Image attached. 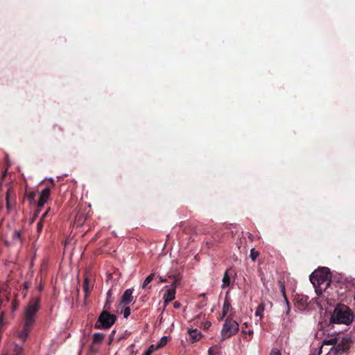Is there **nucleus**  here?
Returning a JSON list of instances; mask_svg holds the SVG:
<instances>
[{
    "label": "nucleus",
    "mask_w": 355,
    "mask_h": 355,
    "mask_svg": "<svg viewBox=\"0 0 355 355\" xmlns=\"http://www.w3.org/2000/svg\"><path fill=\"white\" fill-rule=\"evenodd\" d=\"M278 285L280 288L281 293L282 294L284 301L287 305V313L290 311V307H289V302L288 300L286 295V287H285V282L284 279H279L278 280Z\"/></svg>",
    "instance_id": "13"
},
{
    "label": "nucleus",
    "mask_w": 355,
    "mask_h": 355,
    "mask_svg": "<svg viewBox=\"0 0 355 355\" xmlns=\"http://www.w3.org/2000/svg\"><path fill=\"white\" fill-rule=\"evenodd\" d=\"M188 334L190 341L193 343L198 341L202 336L200 331L197 329H189L188 331Z\"/></svg>",
    "instance_id": "11"
},
{
    "label": "nucleus",
    "mask_w": 355,
    "mask_h": 355,
    "mask_svg": "<svg viewBox=\"0 0 355 355\" xmlns=\"http://www.w3.org/2000/svg\"><path fill=\"white\" fill-rule=\"evenodd\" d=\"M224 318H225V317H223V315H222L220 316V319H219V320H222Z\"/></svg>",
    "instance_id": "37"
},
{
    "label": "nucleus",
    "mask_w": 355,
    "mask_h": 355,
    "mask_svg": "<svg viewBox=\"0 0 355 355\" xmlns=\"http://www.w3.org/2000/svg\"><path fill=\"white\" fill-rule=\"evenodd\" d=\"M156 348L154 347L153 345L150 346V347L145 352V353L143 355H151L153 352L155 351Z\"/></svg>",
    "instance_id": "24"
},
{
    "label": "nucleus",
    "mask_w": 355,
    "mask_h": 355,
    "mask_svg": "<svg viewBox=\"0 0 355 355\" xmlns=\"http://www.w3.org/2000/svg\"><path fill=\"white\" fill-rule=\"evenodd\" d=\"M229 270H227L223 275V277L222 279V285H221L222 288H225L228 287L231 284V279H230V275L229 274Z\"/></svg>",
    "instance_id": "15"
},
{
    "label": "nucleus",
    "mask_w": 355,
    "mask_h": 355,
    "mask_svg": "<svg viewBox=\"0 0 355 355\" xmlns=\"http://www.w3.org/2000/svg\"><path fill=\"white\" fill-rule=\"evenodd\" d=\"M239 326L237 322L232 318L227 317L225 320L220 331L221 341L236 335L239 330Z\"/></svg>",
    "instance_id": "3"
},
{
    "label": "nucleus",
    "mask_w": 355,
    "mask_h": 355,
    "mask_svg": "<svg viewBox=\"0 0 355 355\" xmlns=\"http://www.w3.org/2000/svg\"><path fill=\"white\" fill-rule=\"evenodd\" d=\"M92 288H93V286L90 284V280H89V277L85 276L84 277V282H83V291L85 293V302L87 300V298L89 297Z\"/></svg>",
    "instance_id": "10"
},
{
    "label": "nucleus",
    "mask_w": 355,
    "mask_h": 355,
    "mask_svg": "<svg viewBox=\"0 0 355 355\" xmlns=\"http://www.w3.org/2000/svg\"><path fill=\"white\" fill-rule=\"evenodd\" d=\"M9 193L10 191L8 190L6 193V208L8 210H10L12 207L9 199Z\"/></svg>",
    "instance_id": "25"
},
{
    "label": "nucleus",
    "mask_w": 355,
    "mask_h": 355,
    "mask_svg": "<svg viewBox=\"0 0 355 355\" xmlns=\"http://www.w3.org/2000/svg\"><path fill=\"white\" fill-rule=\"evenodd\" d=\"M264 309H265V304L263 303H261L260 304H259V306H257L256 311H255V315L259 316L260 318H263V312L264 311Z\"/></svg>",
    "instance_id": "18"
},
{
    "label": "nucleus",
    "mask_w": 355,
    "mask_h": 355,
    "mask_svg": "<svg viewBox=\"0 0 355 355\" xmlns=\"http://www.w3.org/2000/svg\"><path fill=\"white\" fill-rule=\"evenodd\" d=\"M179 279H180L179 277H178V276H177V277H176V281H177V280H179Z\"/></svg>",
    "instance_id": "39"
},
{
    "label": "nucleus",
    "mask_w": 355,
    "mask_h": 355,
    "mask_svg": "<svg viewBox=\"0 0 355 355\" xmlns=\"http://www.w3.org/2000/svg\"><path fill=\"white\" fill-rule=\"evenodd\" d=\"M173 307H174L175 309H180V308L181 307V303H180V302H177V301H176V302H175L173 303Z\"/></svg>",
    "instance_id": "30"
},
{
    "label": "nucleus",
    "mask_w": 355,
    "mask_h": 355,
    "mask_svg": "<svg viewBox=\"0 0 355 355\" xmlns=\"http://www.w3.org/2000/svg\"><path fill=\"white\" fill-rule=\"evenodd\" d=\"M206 304H207V300H203L202 302H200L199 306H200V308H202L205 306H206Z\"/></svg>",
    "instance_id": "31"
},
{
    "label": "nucleus",
    "mask_w": 355,
    "mask_h": 355,
    "mask_svg": "<svg viewBox=\"0 0 355 355\" xmlns=\"http://www.w3.org/2000/svg\"><path fill=\"white\" fill-rule=\"evenodd\" d=\"M243 325H244V327H248V324H247V323H246V322H245V323L243 324Z\"/></svg>",
    "instance_id": "38"
},
{
    "label": "nucleus",
    "mask_w": 355,
    "mask_h": 355,
    "mask_svg": "<svg viewBox=\"0 0 355 355\" xmlns=\"http://www.w3.org/2000/svg\"><path fill=\"white\" fill-rule=\"evenodd\" d=\"M210 326H211V323H210V322H207V323H206V324H205V327L206 328H208V327H209Z\"/></svg>",
    "instance_id": "34"
},
{
    "label": "nucleus",
    "mask_w": 355,
    "mask_h": 355,
    "mask_svg": "<svg viewBox=\"0 0 355 355\" xmlns=\"http://www.w3.org/2000/svg\"><path fill=\"white\" fill-rule=\"evenodd\" d=\"M242 333H243V334H246L247 332H246L245 331H243H243H242Z\"/></svg>",
    "instance_id": "40"
},
{
    "label": "nucleus",
    "mask_w": 355,
    "mask_h": 355,
    "mask_svg": "<svg viewBox=\"0 0 355 355\" xmlns=\"http://www.w3.org/2000/svg\"><path fill=\"white\" fill-rule=\"evenodd\" d=\"M105 336L102 333H95L93 335L92 343L89 347V351L92 353H96L98 351V345L101 344L104 340Z\"/></svg>",
    "instance_id": "7"
},
{
    "label": "nucleus",
    "mask_w": 355,
    "mask_h": 355,
    "mask_svg": "<svg viewBox=\"0 0 355 355\" xmlns=\"http://www.w3.org/2000/svg\"><path fill=\"white\" fill-rule=\"evenodd\" d=\"M200 297H202L203 298H205V294H204V293H203V294H201V295H200Z\"/></svg>",
    "instance_id": "36"
},
{
    "label": "nucleus",
    "mask_w": 355,
    "mask_h": 355,
    "mask_svg": "<svg viewBox=\"0 0 355 355\" xmlns=\"http://www.w3.org/2000/svg\"><path fill=\"white\" fill-rule=\"evenodd\" d=\"M123 317L125 318H128V316L130 315V307L127 306L125 308V309L123 310Z\"/></svg>",
    "instance_id": "26"
},
{
    "label": "nucleus",
    "mask_w": 355,
    "mask_h": 355,
    "mask_svg": "<svg viewBox=\"0 0 355 355\" xmlns=\"http://www.w3.org/2000/svg\"><path fill=\"white\" fill-rule=\"evenodd\" d=\"M47 211H46L43 215L42 216L40 220L37 223V232L38 233H40L43 230V222L42 219L46 216Z\"/></svg>",
    "instance_id": "19"
},
{
    "label": "nucleus",
    "mask_w": 355,
    "mask_h": 355,
    "mask_svg": "<svg viewBox=\"0 0 355 355\" xmlns=\"http://www.w3.org/2000/svg\"><path fill=\"white\" fill-rule=\"evenodd\" d=\"M33 327V325L26 326V323H24L22 330L19 332V338L21 340L25 341L29 334V332L31 331Z\"/></svg>",
    "instance_id": "14"
},
{
    "label": "nucleus",
    "mask_w": 355,
    "mask_h": 355,
    "mask_svg": "<svg viewBox=\"0 0 355 355\" xmlns=\"http://www.w3.org/2000/svg\"><path fill=\"white\" fill-rule=\"evenodd\" d=\"M40 297L32 298L24 311V323L26 326L34 325L36 314L40 307Z\"/></svg>",
    "instance_id": "2"
},
{
    "label": "nucleus",
    "mask_w": 355,
    "mask_h": 355,
    "mask_svg": "<svg viewBox=\"0 0 355 355\" xmlns=\"http://www.w3.org/2000/svg\"><path fill=\"white\" fill-rule=\"evenodd\" d=\"M116 320V316L114 314L103 310L99 315L94 328L96 329H109L115 323Z\"/></svg>",
    "instance_id": "4"
},
{
    "label": "nucleus",
    "mask_w": 355,
    "mask_h": 355,
    "mask_svg": "<svg viewBox=\"0 0 355 355\" xmlns=\"http://www.w3.org/2000/svg\"><path fill=\"white\" fill-rule=\"evenodd\" d=\"M338 341V338H333L326 340L325 343L327 345H334V347H335L337 345Z\"/></svg>",
    "instance_id": "23"
},
{
    "label": "nucleus",
    "mask_w": 355,
    "mask_h": 355,
    "mask_svg": "<svg viewBox=\"0 0 355 355\" xmlns=\"http://www.w3.org/2000/svg\"><path fill=\"white\" fill-rule=\"evenodd\" d=\"M166 281V279H163L162 277H159L158 283L165 282Z\"/></svg>",
    "instance_id": "33"
},
{
    "label": "nucleus",
    "mask_w": 355,
    "mask_h": 355,
    "mask_svg": "<svg viewBox=\"0 0 355 355\" xmlns=\"http://www.w3.org/2000/svg\"><path fill=\"white\" fill-rule=\"evenodd\" d=\"M155 273H151L144 279L141 288L142 289L150 288L151 286H148L149 284L155 279Z\"/></svg>",
    "instance_id": "16"
},
{
    "label": "nucleus",
    "mask_w": 355,
    "mask_h": 355,
    "mask_svg": "<svg viewBox=\"0 0 355 355\" xmlns=\"http://www.w3.org/2000/svg\"><path fill=\"white\" fill-rule=\"evenodd\" d=\"M115 334V331H112L111 334L110 335V337H109V341H108V344L109 345H111L112 341H113V339H114V335Z\"/></svg>",
    "instance_id": "28"
},
{
    "label": "nucleus",
    "mask_w": 355,
    "mask_h": 355,
    "mask_svg": "<svg viewBox=\"0 0 355 355\" xmlns=\"http://www.w3.org/2000/svg\"><path fill=\"white\" fill-rule=\"evenodd\" d=\"M352 342L353 340L350 336H343L341 340L337 343V345L331 350L330 353L334 354V355H342L345 352L349 351Z\"/></svg>",
    "instance_id": "6"
},
{
    "label": "nucleus",
    "mask_w": 355,
    "mask_h": 355,
    "mask_svg": "<svg viewBox=\"0 0 355 355\" xmlns=\"http://www.w3.org/2000/svg\"><path fill=\"white\" fill-rule=\"evenodd\" d=\"M259 256V252L258 251H256L254 248L250 250V257L252 261H255Z\"/></svg>",
    "instance_id": "20"
},
{
    "label": "nucleus",
    "mask_w": 355,
    "mask_h": 355,
    "mask_svg": "<svg viewBox=\"0 0 355 355\" xmlns=\"http://www.w3.org/2000/svg\"><path fill=\"white\" fill-rule=\"evenodd\" d=\"M133 300L132 297V289H127L124 291L121 302L124 304L125 305L129 304Z\"/></svg>",
    "instance_id": "12"
},
{
    "label": "nucleus",
    "mask_w": 355,
    "mask_h": 355,
    "mask_svg": "<svg viewBox=\"0 0 355 355\" xmlns=\"http://www.w3.org/2000/svg\"><path fill=\"white\" fill-rule=\"evenodd\" d=\"M231 309V304L228 300V298L226 297L225 299V302L223 303V317H225L227 313L229 312L230 309Z\"/></svg>",
    "instance_id": "17"
},
{
    "label": "nucleus",
    "mask_w": 355,
    "mask_h": 355,
    "mask_svg": "<svg viewBox=\"0 0 355 355\" xmlns=\"http://www.w3.org/2000/svg\"><path fill=\"white\" fill-rule=\"evenodd\" d=\"M36 193L35 192H30L27 194V199L29 200L31 203H35V198Z\"/></svg>",
    "instance_id": "21"
},
{
    "label": "nucleus",
    "mask_w": 355,
    "mask_h": 355,
    "mask_svg": "<svg viewBox=\"0 0 355 355\" xmlns=\"http://www.w3.org/2000/svg\"><path fill=\"white\" fill-rule=\"evenodd\" d=\"M167 343V337L166 336H164L161 338V340H159V342L157 344V346L156 348H161L162 347H164Z\"/></svg>",
    "instance_id": "22"
},
{
    "label": "nucleus",
    "mask_w": 355,
    "mask_h": 355,
    "mask_svg": "<svg viewBox=\"0 0 355 355\" xmlns=\"http://www.w3.org/2000/svg\"><path fill=\"white\" fill-rule=\"evenodd\" d=\"M270 355H282V353L281 352L277 349V348H273L270 353Z\"/></svg>",
    "instance_id": "27"
},
{
    "label": "nucleus",
    "mask_w": 355,
    "mask_h": 355,
    "mask_svg": "<svg viewBox=\"0 0 355 355\" xmlns=\"http://www.w3.org/2000/svg\"><path fill=\"white\" fill-rule=\"evenodd\" d=\"M248 334H250V335H251V334H253V331H252V330H249V331H248Z\"/></svg>",
    "instance_id": "35"
},
{
    "label": "nucleus",
    "mask_w": 355,
    "mask_h": 355,
    "mask_svg": "<svg viewBox=\"0 0 355 355\" xmlns=\"http://www.w3.org/2000/svg\"><path fill=\"white\" fill-rule=\"evenodd\" d=\"M21 232H19V231H16V232L14 233V238H15V239H21Z\"/></svg>",
    "instance_id": "29"
},
{
    "label": "nucleus",
    "mask_w": 355,
    "mask_h": 355,
    "mask_svg": "<svg viewBox=\"0 0 355 355\" xmlns=\"http://www.w3.org/2000/svg\"><path fill=\"white\" fill-rule=\"evenodd\" d=\"M173 288L166 291L163 299L164 300L165 305L173 301L175 297V282L173 284Z\"/></svg>",
    "instance_id": "9"
},
{
    "label": "nucleus",
    "mask_w": 355,
    "mask_h": 355,
    "mask_svg": "<svg viewBox=\"0 0 355 355\" xmlns=\"http://www.w3.org/2000/svg\"><path fill=\"white\" fill-rule=\"evenodd\" d=\"M310 281L314 286H320L325 283L327 286L329 285V272L328 271V269L326 268H323L321 270H315L310 275Z\"/></svg>",
    "instance_id": "5"
},
{
    "label": "nucleus",
    "mask_w": 355,
    "mask_h": 355,
    "mask_svg": "<svg viewBox=\"0 0 355 355\" xmlns=\"http://www.w3.org/2000/svg\"><path fill=\"white\" fill-rule=\"evenodd\" d=\"M21 353H22V348L17 347L16 348V355H21Z\"/></svg>",
    "instance_id": "32"
},
{
    "label": "nucleus",
    "mask_w": 355,
    "mask_h": 355,
    "mask_svg": "<svg viewBox=\"0 0 355 355\" xmlns=\"http://www.w3.org/2000/svg\"><path fill=\"white\" fill-rule=\"evenodd\" d=\"M51 191L50 189L46 187L41 192L40 195L39 200L37 203V206L38 207H42L44 206V205L46 202L49 198L50 197Z\"/></svg>",
    "instance_id": "8"
},
{
    "label": "nucleus",
    "mask_w": 355,
    "mask_h": 355,
    "mask_svg": "<svg viewBox=\"0 0 355 355\" xmlns=\"http://www.w3.org/2000/svg\"><path fill=\"white\" fill-rule=\"evenodd\" d=\"M354 313L352 309L343 304H338L331 313L329 324L349 325L354 320Z\"/></svg>",
    "instance_id": "1"
}]
</instances>
